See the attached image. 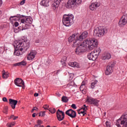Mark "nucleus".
Masks as SVG:
<instances>
[{
  "mask_svg": "<svg viewBox=\"0 0 127 127\" xmlns=\"http://www.w3.org/2000/svg\"><path fill=\"white\" fill-rule=\"evenodd\" d=\"M85 46L88 47L89 50H93V49L98 46V40L95 38L85 39V41L82 42V44H81L76 49L75 53H76L77 55H79L82 54L83 52H85Z\"/></svg>",
  "mask_w": 127,
  "mask_h": 127,
  "instance_id": "1",
  "label": "nucleus"
},
{
  "mask_svg": "<svg viewBox=\"0 0 127 127\" xmlns=\"http://www.w3.org/2000/svg\"><path fill=\"white\" fill-rule=\"evenodd\" d=\"M13 46L15 49L14 55L19 56V55H22V53H20L19 51H23V52L26 51L30 47V43L29 41L22 39L16 41Z\"/></svg>",
  "mask_w": 127,
  "mask_h": 127,
  "instance_id": "2",
  "label": "nucleus"
},
{
  "mask_svg": "<svg viewBox=\"0 0 127 127\" xmlns=\"http://www.w3.org/2000/svg\"><path fill=\"white\" fill-rule=\"evenodd\" d=\"M63 23L65 26H71L74 23V15L72 14H64L63 17Z\"/></svg>",
  "mask_w": 127,
  "mask_h": 127,
  "instance_id": "3",
  "label": "nucleus"
},
{
  "mask_svg": "<svg viewBox=\"0 0 127 127\" xmlns=\"http://www.w3.org/2000/svg\"><path fill=\"white\" fill-rule=\"evenodd\" d=\"M116 125L118 127H127V112L117 121Z\"/></svg>",
  "mask_w": 127,
  "mask_h": 127,
  "instance_id": "4",
  "label": "nucleus"
},
{
  "mask_svg": "<svg viewBox=\"0 0 127 127\" xmlns=\"http://www.w3.org/2000/svg\"><path fill=\"white\" fill-rule=\"evenodd\" d=\"M107 32L108 30L106 28H103L102 27L99 26L94 30L93 35L97 37H102V36H104L105 34H107Z\"/></svg>",
  "mask_w": 127,
  "mask_h": 127,
  "instance_id": "5",
  "label": "nucleus"
},
{
  "mask_svg": "<svg viewBox=\"0 0 127 127\" xmlns=\"http://www.w3.org/2000/svg\"><path fill=\"white\" fill-rule=\"evenodd\" d=\"M31 23H32V18L30 17L25 16L24 18H22L21 19L20 25L23 27L22 30L28 29V24H31Z\"/></svg>",
  "mask_w": 127,
  "mask_h": 127,
  "instance_id": "6",
  "label": "nucleus"
},
{
  "mask_svg": "<svg viewBox=\"0 0 127 127\" xmlns=\"http://www.w3.org/2000/svg\"><path fill=\"white\" fill-rule=\"evenodd\" d=\"M82 3V0H68L66 5L67 8H74Z\"/></svg>",
  "mask_w": 127,
  "mask_h": 127,
  "instance_id": "7",
  "label": "nucleus"
},
{
  "mask_svg": "<svg viewBox=\"0 0 127 127\" xmlns=\"http://www.w3.org/2000/svg\"><path fill=\"white\" fill-rule=\"evenodd\" d=\"M56 115L57 118L60 122L63 121L65 118V113L64 112L61 111L60 109H58L57 111Z\"/></svg>",
  "mask_w": 127,
  "mask_h": 127,
  "instance_id": "8",
  "label": "nucleus"
},
{
  "mask_svg": "<svg viewBox=\"0 0 127 127\" xmlns=\"http://www.w3.org/2000/svg\"><path fill=\"white\" fill-rule=\"evenodd\" d=\"M127 23V13L124 15L119 22V25L121 27L125 26Z\"/></svg>",
  "mask_w": 127,
  "mask_h": 127,
  "instance_id": "9",
  "label": "nucleus"
},
{
  "mask_svg": "<svg viewBox=\"0 0 127 127\" xmlns=\"http://www.w3.org/2000/svg\"><path fill=\"white\" fill-rule=\"evenodd\" d=\"M14 84L18 87H22V89H24V81L21 78H16L14 80Z\"/></svg>",
  "mask_w": 127,
  "mask_h": 127,
  "instance_id": "10",
  "label": "nucleus"
},
{
  "mask_svg": "<svg viewBox=\"0 0 127 127\" xmlns=\"http://www.w3.org/2000/svg\"><path fill=\"white\" fill-rule=\"evenodd\" d=\"M86 102L91 105H94V106H98L99 105V100L95 99L91 97L87 96Z\"/></svg>",
  "mask_w": 127,
  "mask_h": 127,
  "instance_id": "11",
  "label": "nucleus"
},
{
  "mask_svg": "<svg viewBox=\"0 0 127 127\" xmlns=\"http://www.w3.org/2000/svg\"><path fill=\"white\" fill-rule=\"evenodd\" d=\"M65 114L68 117H70L72 119H74L76 118V116L77 114H76V112L72 109H69L65 112Z\"/></svg>",
  "mask_w": 127,
  "mask_h": 127,
  "instance_id": "12",
  "label": "nucleus"
},
{
  "mask_svg": "<svg viewBox=\"0 0 127 127\" xmlns=\"http://www.w3.org/2000/svg\"><path fill=\"white\" fill-rule=\"evenodd\" d=\"M63 0H55L54 1L52 4V8L54 10H56L58 8L59 5L60 4V2L62 1Z\"/></svg>",
  "mask_w": 127,
  "mask_h": 127,
  "instance_id": "13",
  "label": "nucleus"
},
{
  "mask_svg": "<svg viewBox=\"0 0 127 127\" xmlns=\"http://www.w3.org/2000/svg\"><path fill=\"white\" fill-rule=\"evenodd\" d=\"M25 17V15H20V14H18L15 16H11L10 17L9 20L11 21L14 20L15 21H16L18 20L19 19H22V18H23Z\"/></svg>",
  "mask_w": 127,
  "mask_h": 127,
  "instance_id": "14",
  "label": "nucleus"
},
{
  "mask_svg": "<svg viewBox=\"0 0 127 127\" xmlns=\"http://www.w3.org/2000/svg\"><path fill=\"white\" fill-rule=\"evenodd\" d=\"M100 5H101V3L100 2H93L89 6V8L91 10H96L97 7H99Z\"/></svg>",
  "mask_w": 127,
  "mask_h": 127,
  "instance_id": "15",
  "label": "nucleus"
},
{
  "mask_svg": "<svg viewBox=\"0 0 127 127\" xmlns=\"http://www.w3.org/2000/svg\"><path fill=\"white\" fill-rule=\"evenodd\" d=\"M17 103H18L17 100L12 99H9V104L13 109H15V106L17 105Z\"/></svg>",
  "mask_w": 127,
  "mask_h": 127,
  "instance_id": "16",
  "label": "nucleus"
},
{
  "mask_svg": "<svg viewBox=\"0 0 127 127\" xmlns=\"http://www.w3.org/2000/svg\"><path fill=\"white\" fill-rule=\"evenodd\" d=\"M35 55H36V52L34 51H32L28 55L27 59V60H32L35 58Z\"/></svg>",
  "mask_w": 127,
  "mask_h": 127,
  "instance_id": "17",
  "label": "nucleus"
},
{
  "mask_svg": "<svg viewBox=\"0 0 127 127\" xmlns=\"http://www.w3.org/2000/svg\"><path fill=\"white\" fill-rule=\"evenodd\" d=\"M82 41H83V40H80V38H79L78 36L76 37L75 38V40L73 41L74 46H78L79 45L80 46L81 44H83Z\"/></svg>",
  "mask_w": 127,
  "mask_h": 127,
  "instance_id": "18",
  "label": "nucleus"
},
{
  "mask_svg": "<svg viewBox=\"0 0 127 127\" xmlns=\"http://www.w3.org/2000/svg\"><path fill=\"white\" fill-rule=\"evenodd\" d=\"M78 37L80 40H83V39L87 38V37H88V32L86 31H84L82 33V34L79 35Z\"/></svg>",
  "mask_w": 127,
  "mask_h": 127,
  "instance_id": "19",
  "label": "nucleus"
},
{
  "mask_svg": "<svg viewBox=\"0 0 127 127\" xmlns=\"http://www.w3.org/2000/svg\"><path fill=\"white\" fill-rule=\"evenodd\" d=\"M87 57L89 60H92V61H95L97 59L96 57L94 55V53L92 52L88 54Z\"/></svg>",
  "mask_w": 127,
  "mask_h": 127,
  "instance_id": "20",
  "label": "nucleus"
},
{
  "mask_svg": "<svg viewBox=\"0 0 127 127\" xmlns=\"http://www.w3.org/2000/svg\"><path fill=\"white\" fill-rule=\"evenodd\" d=\"M9 77V72L8 71H5V70H3L2 71V78L3 79H7Z\"/></svg>",
  "mask_w": 127,
  "mask_h": 127,
  "instance_id": "21",
  "label": "nucleus"
},
{
  "mask_svg": "<svg viewBox=\"0 0 127 127\" xmlns=\"http://www.w3.org/2000/svg\"><path fill=\"white\" fill-rule=\"evenodd\" d=\"M113 69L111 66L107 65L105 71V75H110L113 73Z\"/></svg>",
  "mask_w": 127,
  "mask_h": 127,
  "instance_id": "22",
  "label": "nucleus"
},
{
  "mask_svg": "<svg viewBox=\"0 0 127 127\" xmlns=\"http://www.w3.org/2000/svg\"><path fill=\"white\" fill-rule=\"evenodd\" d=\"M112 58V56L110 53H105L104 55L102 57L103 60H109V59H111Z\"/></svg>",
  "mask_w": 127,
  "mask_h": 127,
  "instance_id": "23",
  "label": "nucleus"
},
{
  "mask_svg": "<svg viewBox=\"0 0 127 127\" xmlns=\"http://www.w3.org/2000/svg\"><path fill=\"white\" fill-rule=\"evenodd\" d=\"M40 4L43 5V6H49V0H42Z\"/></svg>",
  "mask_w": 127,
  "mask_h": 127,
  "instance_id": "24",
  "label": "nucleus"
},
{
  "mask_svg": "<svg viewBox=\"0 0 127 127\" xmlns=\"http://www.w3.org/2000/svg\"><path fill=\"white\" fill-rule=\"evenodd\" d=\"M92 53H93V55H94L97 58H98V56L100 55V53H101V49H96L94 50L93 52H91Z\"/></svg>",
  "mask_w": 127,
  "mask_h": 127,
  "instance_id": "25",
  "label": "nucleus"
},
{
  "mask_svg": "<svg viewBox=\"0 0 127 127\" xmlns=\"http://www.w3.org/2000/svg\"><path fill=\"white\" fill-rule=\"evenodd\" d=\"M26 62L23 61L21 62L16 63L14 64V66H26Z\"/></svg>",
  "mask_w": 127,
  "mask_h": 127,
  "instance_id": "26",
  "label": "nucleus"
},
{
  "mask_svg": "<svg viewBox=\"0 0 127 127\" xmlns=\"http://www.w3.org/2000/svg\"><path fill=\"white\" fill-rule=\"evenodd\" d=\"M69 65L71 67H76V68H80V65L79 64L76 62H72L69 64Z\"/></svg>",
  "mask_w": 127,
  "mask_h": 127,
  "instance_id": "27",
  "label": "nucleus"
},
{
  "mask_svg": "<svg viewBox=\"0 0 127 127\" xmlns=\"http://www.w3.org/2000/svg\"><path fill=\"white\" fill-rule=\"evenodd\" d=\"M76 37V35L75 34H73L68 38V42H72L75 40V37Z\"/></svg>",
  "mask_w": 127,
  "mask_h": 127,
  "instance_id": "28",
  "label": "nucleus"
},
{
  "mask_svg": "<svg viewBox=\"0 0 127 127\" xmlns=\"http://www.w3.org/2000/svg\"><path fill=\"white\" fill-rule=\"evenodd\" d=\"M62 101L63 103H67V102L69 101V99H68V98L66 96H63L62 98Z\"/></svg>",
  "mask_w": 127,
  "mask_h": 127,
  "instance_id": "29",
  "label": "nucleus"
},
{
  "mask_svg": "<svg viewBox=\"0 0 127 127\" xmlns=\"http://www.w3.org/2000/svg\"><path fill=\"white\" fill-rule=\"evenodd\" d=\"M115 65H116V62H111L110 63H109L108 66H109L110 68L114 69V67H115Z\"/></svg>",
  "mask_w": 127,
  "mask_h": 127,
  "instance_id": "30",
  "label": "nucleus"
},
{
  "mask_svg": "<svg viewBox=\"0 0 127 127\" xmlns=\"http://www.w3.org/2000/svg\"><path fill=\"white\" fill-rule=\"evenodd\" d=\"M98 83V80H95L94 82H92L91 84V89H94Z\"/></svg>",
  "mask_w": 127,
  "mask_h": 127,
  "instance_id": "31",
  "label": "nucleus"
},
{
  "mask_svg": "<svg viewBox=\"0 0 127 127\" xmlns=\"http://www.w3.org/2000/svg\"><path fill=\"white\" fill-rule=\"evenodd\" d=\"M48 111H49L51 114H55V113H56V109H55V108H49Z\"/></svg>",
  "mask_w": 127,
  "mask_h": 127,
  "instance_id": "32",
  "label": "nucleus"
},
{
  "mask_svg": "<svg viewBox=\"0 0 127 127\" xmlns=\"http://www.w3.org/2000/svg\"><path fill=\"white\" fill-rule=\"evenodd\" d=\"M8 110V107L7 106H5L4 108V110H3V113H4V114H7V111Z\"/></svg>",
  "mask_w": 127,
  "mask_h": 127,
  "instance_id": "33",
  "label": "nucleus"
},
{
  "mask_svg": "<svg viewBox=\"0 0 127 127\" xmlns=\"http://www.w3.org/2000/svg\"><path fill=\"white\" fill-rule=\"evenodd\" d=\"M9 119H13L14 121H15L16 119H18V116L14 117V115H11Z\"/></svg>",
  "mask_w": 127,
  "mask_h": 127,
  "instance_id": "34",
  "label": "nucleus"
},
{
  "mask_svg": "<svg viewBox=\"0 0 127 127\" xmlns=\"http://www.w3.org/2000/svg\"><path fill=\"white\" fill-rule=\"evenodd\" d=\"M63 66H66V61H64L63 59H62L61 61Z\"/></svg>",
  "mask_w": 127,
  "mask_h": 127,
  "instance_id": "35",
  "label": "nucleus"
},
{
  "mask_svg": "<svg viewBox=\"0 0 127 127\" xmlns=\"http://www.w3.org/2000/svg\"><path fill=\"white\" fill-rule=\"evenodd\" d=\"M80 111H81V109H79V110H77L78 115H80V114H83L85 113V112H86V111H85V110H83V111H81V112H80Z\"/></svg>",
  "mask_w": 127,
  "mask_h": 127,
  "instance_id": "36",
  "label": "nucleus"
},
{
  "mask_svg": "<svg viewBox=\"0 0 127 127\" xmlns=\"http://www.w3.org/2000/svg\"><path fill=\"white\" fill-rule=\"evenodd\" d=\"M45 116V111L41 112L39 113V117H44Z\"/></svg>",
  "mask_w": 127,
  "mask_h": 127,
  "instance_id": "37",
  "label": "nucleus"
},
{
  "mask_svg": "<svg viewBox=\"0 0 127 127\" xmlns=\"http://www.w3.org/2000/svg\"><path fill=\"white\" fill-rule=\"evenodd\" d=\"M81 110H83V111H87L88 110V108H87V106L86 105H83Z\"/></svg>",
  "mask_w": 127,
  "mask_h": 127,
  "instance_id": "38",
  "label": "nucleus"
},
{
  "mask_svg": "<svg viewBox=\"0 0 127 127\" xmlns=\"http://www.w3.org/2000/svg\"><path fill=\"white\" fill-rule=\"evenodd\" d=\"M15 123L14 122H12V123L10 124H7V126L8 127H13V126H14Z\"/></svg>",
  "mask_w": 127,
  "mask_h": 127,
  "instance_id": "39",
  "label": "nucleus"
},
{
  "mask_svg": "<svg viewBox=\"0 0 127 127\" xmlns=\"http://www.w3.org/2000/svg\"><path fill=\"white\" fill-rule=\"evenodd\" d=\"M49 108V105H45L44 106H43V108L45 109V110H49V109H48Z\"/></svg>",
  "mask_w": 127,
  "mask_h": 127,
  "instance_id": "40",
  "label": "nucleus"
},
{
  "mask_svg": "<svg viewBox=\"0 0 127 127\" xmlns=\"http://www.w3.org/2000/svg\"><path fill=\"white\" fill-rule=\"evenodd\" d=\"M106 125L107 127H111V123L108 121L106 122Z\"/></svg>",
  "mask_w": 127,
  "mask_h": 127,
  "instance_id": "41",
  "label": "nucleus"
},
{
  "mask_svg": "<svg viewBox=\"0 0 127 127\" xmlns=\"http://www.w3.org/2000/svg\"><path fill=\"white\" fill-rule=\"evenodd\" d=\"M71 108H72V109H74V110H76V109H77V106H76L75 104H72L71 105Z\"/></svg>",
  "mask_w": 127,
  "mask_h": 127,
  "instance_id": "42",
  "label": "nucleus"
},
{
  "mask_svg": "<svg viewBox=\"0 0 127 127\" xmlns=\"http://www.w3.org/2000/svg\"><path fill=\"white\" fill-rule=\"evenodd\" d=\"M22 28H23L22 26V25L20 26L19 27H18V31H20L21 30H23L24 29L22 30Z\"/></svg>",
  "mask_w": 127,
  "mask_h": 127,
  "instance_id": "43",
  "label": "nucleus"
},
{
  "mask_svg": "<svg viewBox=\"0 0 127 127\" xmlns=\"http://www.w3.org/2000/svg\"><path fill=\"white\" fill-rule=\"evenodd\" d=\"M80 91H84V90H85V87H84V85L80 86Z\"/></svg>",
  "mask_w": 127,
  "mask_h": 127,
  "instance_id": "44",
  "label": "nucleus"
},
{
  "mask_svg": "<svg viewBox=\"0 0 127 127\" xmlns=\"http://www.w3.org/2000/svg\"><path fill=\"white\" fill-rule=\"evenodd\" d=\"M14 25L15 27H17V26H18V25H19V24L17 22H15Z\"/></svg>",
  "mask_w": 127,
  "mask_h": 127,
  "instance_id": "45",
  "label": "nucleus"
},
{
  "mask_svg": "<svg viewBox=\"0 0 127 127\" xmlns=\"http://www.w3.org/2000/svg\"><path fill=\"white\" fill-rule=\"evenodd\" d=\"M25 0H22L20 2V4H21V5H22V4H24V3H25Z\"/></svg>",
  "mask_w": 127,
  "mask_h": 127,
  "instance_id": "46",
  "label": "nucleus"
},
{
  "mask_svg": "<svg viewBox=\"0 0 127 127\" xmlns=\"http://www.w3.org/2000/svg\"><path fill=\"white\" fill-rule=\"evenodd\" d=\"M37 110H38V108L36 107H34L32 110V113H33V111H37Z\"/></svg>",
  "mask_w": 127,
  "mask_h": 127,
  "instance_id": "47",
  "label": "nucleus"
},
{
  "mask_svg": "<svg viewBox=\"0 0 127 127\" xmlns=\"http://www.w3.org/2000/svg\"><path fill=\"white\" fill-rule=\"evenodd\" d=\"M37 124H38V125H42V121H41V120H38Z\"/></svg>",
  "mask_w": 127,
  "mask_h": 127,
  "instance_id": "48",
  "label": "nucleus"
},
{
  "mask_svg": "<svg viewBox=\"0 0 127 127\" xmlns=\"http://www.w3.org/2000/svg\"><path fill=\"white\" fill-rule=\"evenodd\" d=\"M2 101L3 102H7V99H6L5 97H3L2 98Z\"/></svg>",
  "mask_w": 127,
  "mask_h": 127,
  "instance_id": "49",
  "label": "nucleus"
},
{
  "mask_svg": "<svg viewBox=\"0 0 127 127\" xmlns=\"http://www.w3.org/2000/svg\"><path fill=\"white\" fill-rule=\"evenodd\" d=\"M81 85L84 86V87H85V86H86V82L83 81L81 83Z\"/></svg>",
  "mask_w": 127,
  "mask_h": 127,
  "instance_id": "50",
  "label": "nucleus"
},
{
  "mask_svg": "<svg viewBox=\"0 0 127 127\" xmlns=\"http://www.w3.org/2000/svg\"><path fill=\"white\" fill-rule=\"evenodd\" d=\"M81 92H82V93H83V94H84V95H85V94H86V89H83V91H81Z\"/></svg>",
  "mask_w": 127,
  "mask_h": 127,
  "instance_id": "51",
  "label": "nucleus"
},
{
  "mask_svg": "<svg viewBox=\"0 0 127 127\" xmlns=\"http://www.w3.org/2000/svg\"><path fill=\"white\" fill-rule=\"evenodd\" d=\"M41 125L40 124L35 125V127H40Z\"/></svg>",
  "mask_w": 127,
  "mask_h": 127,
  "instance_id": "52",
  "label": "nucleus"
},
{
  "mask_svg": "<svg viewBox=\"0 0 127 127\" xmlns=\"http://www.w3.org/2000/svg\"><path fill=\"white\" fill-rule=\"evenodd\" d=\"M39 95V94L38 93H36L34 94V97H38Z\"/></svg>",
  "mask_w": 127,
  "mask_h": 127,
  "instance_id": "53",
  "label": "nucleus"
},
{
  "mask_svg": "<svg viewBox=\"0 0 127 127\" xmlns=\"http://www.w3.org/2000/svg\"><path fill=\"white\" fill-rule=\"evenodd\" d=\"M2 5V0H0V6H1Z\"/></svg>",
  "mask_w": 127,
  "mask_h": 127,
  "instance_id": "54",
  "label": "nucleus"
},
{
  "mask_svg": "<svg viewBox=\"0 0 127 127\" xmlns=\"http://www.w3.org/2000/svg\"><path fill=\"white\" fill-rule=\"evenodd\" d=\"M36 115V113H33V114H32V117H33V118H35Z\"/></svg>",
  "mask_w": 127,
  "mask_h": 127,
  "instance_id": "55",
  "label": "nucleus"
},
{
  "mask_svg": "<svg viewBox=\"0 0 127 127\" xmlns=\"http://www.w3.org/2000/svg\"><path fill=\"white\" fill-rule=\"evenodd\" d=\"M53 51H54V52H55V51H56V50H57V48L53 49Z\"/></svg>",
  "mask_w": 127,
  "mask_h": 127,
  "instance_id": "56",
  "label": "nucleus"
},
{
  "mask_svg": "<svg viewBox=\"0 0 127 127\" xmlns=\"http://www.w3.org/2000/svg\"><path fill=\"white\" fill-rule=\"evenodd\" d=\"M86 113L85 112L83 114H82L83 117H84L85 116V115H86Z\"/></svg>",
  "mask_w": 127,
  "mask_h": 127,
  "instance_id": "57",
  "label": "nucleus"
},
{
  "mask_svg": "<svg viewBox=\"0 0 127 127\" xmlns=\"http://www.w3.org/2000/svg\"><path fill=\"white\" fill-rule=\"evenodd\" d=\"M1 14V11L0 10V15Z\"/></svg>",
  "mask_w": 127,
  "mask_h": 127,
  "instance_id": "58",
  "label": "nucleus"
},
{
  "mask_svg": "<svg viewBox=\"0 0 127 127\" xmlns=\"http://www.w3.org/2000/svg\"><path fill=\"white\" fill-rule=\"evenodd\" d=\"M71 83H74V81H71Z\"/></svg>",
  "mask_w": 127,
  "mask_h": 127,
  "instance_id": "59",
  "label": "nucleus"
},
{
  "mask_svg": "<svg viewBox=\"0 0 127 127\" xmlns=\"http://www.w3.org/2000/svg\"><path fill=\"white\" fill-rule=\"evenodd\" d=\"M40 127H44V126H42Z\"/></svg>",
  "mask_w": 127,
  "mask_h": 127,
  "instance_id": "60",
  "label": "nucleus"
},
{
  "mask_svg": "<svg viewBox=\"0 0 127 127\" xmlns=\"http://www.w3.org/2000/svg\"><path fill=\"white\" fill-rule=\"evenodd\" d=\"M76 127H79V126H78V125H76Z\"/></svg>",
  "mask_w": 127,
  "mask_h": 127,
  "instance_id": "61",
  "label": "nucleus"
},
{
  "mask_svg": "<svg viewBox=\"0 0 127 127\" xmlns=\"http://www.w3.org/2000/svg\"><path fill=\"white\" fill-rule=\"evenodd\" d=\"M14 32H15V29H14Z\"/></svg>",
  "mask_w": 127,
  "mask_h": 127,
  "instance_id": "62",
  "label": "nucleus"
},
{
  "mask_svg": "<svg viewBox=\"0 0 127 127\" xmlns=\"http://www.w3.org/2000/svg\"><path fill=\"white\" fill-rule=\"evenodd\" d=\"M22 109H24V107H22Z\"/></svg>",
  "mask_w": 127,
  "mask_h": 127,
  "instance_id": "63",
  "label": "nucleus"
}]
</instances>
